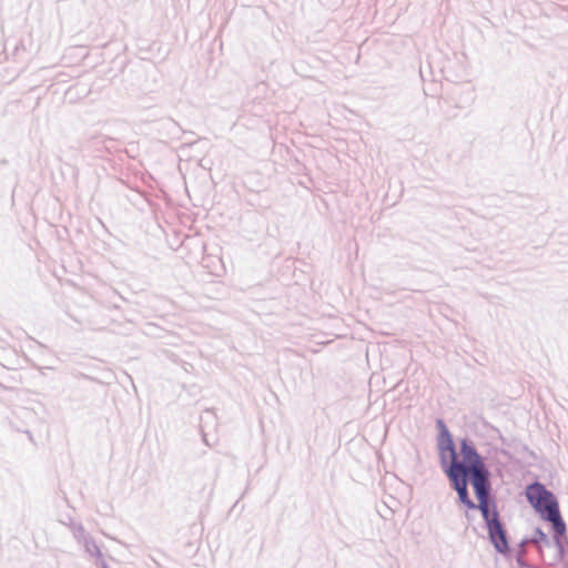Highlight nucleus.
Masks as SVG:
<instances>
[{
    "instance_id": "nucleus-1",
    "label": "nucleus",
    "mask_w": 568,
    "mask_h": 568,
    "mask_svg": "<svg viewBox=\"0 0 568 568\" xmlns=\"http://www.w3.org/2000/svg\"><path fill=\"white\" fill-rule=\"evenodd\" d=\"M437 447L440 464L457 491L460 503L468 509H475V503L468 495L467 480H470L475 493L484 495V484L489 480V473L481 457L465 439L462 440L460 452L457 454L448 430L439 433Z\"/></svg>"
},
{
    "instance_id": "nucleus-2",
    "label": "nucleus",
    "mask_w": 568,
    "mask_h": 568,
    "mask_svg": "<svg viewBox=\"0 0 568 568\" xmlns=\"http://www.w3.org/2000/svg\"><path fill=\"white\" fill-rule=\"evenodd\" d=\"M526 496L531 506L541 514L542 518L551 523L555 532L564 535L566 525L561 519L555 496L538 483L527 487Z\"/></svg>"
},
{
    "instance_id": "nucleus-4",
    "label": "nucleus",
    "mask_w": 568,
    "mask_h": 568,
    "mask_svg": "<svg viewBox=\"0 0 568 568\" xmlns=\"http://www.w3.org/2000/svg\"><path fill=\"white\" fill-rule=\"evenodd\" d=\"M437 426L439 428V433L448 430L443 420H437Z\"/></svg>"
},
{
    "instance_id": "nucleus-3",
    "label": "nucleus",
    "mask_w": 568,
    "mask_h": 568,
    "mask_svg": "<svg viewBox=\"0 0 568 568\" xmlns=\"http://www.w3.org/2000/svg\"><path fill=\"white\" fill-rule=\"evenodd\" d=\"M489 480L484 484V495H480L478 493L476 494V497L478 499L477 507L483 514V517L485 518L488 531L491 541L494 542L496 549L500 552H504L508 549V542L506 539V534L503 529V526L500 521L498 520V514L497 511L489 509ZM476 508V505H475Z\"/></svg>"
}]
</instances>
